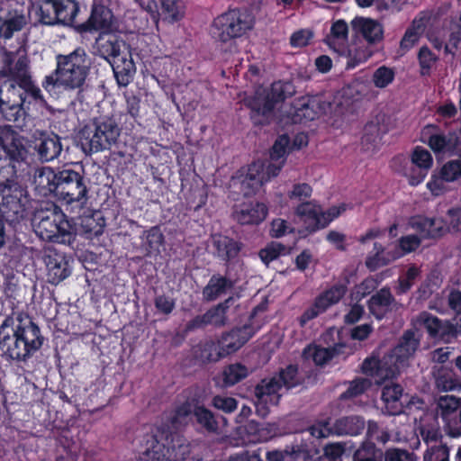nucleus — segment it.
Masks as SVG:
<instances>
[{"label":"nucleus","instance_id":"nucleus-1","mask_svg":"<svg viewBox=\"0 0 461 461\" xmlns=\"http://www.w3.org/2000/svg\"><path fill=\"white\" fill-rule=\"evenodd\" d=\"M43 340L40 328L29 316L7 317L0 326V349L14 360L26 361Z\"/></svg>","mask_w":461,"mask_h":461},{"label":"nucleus","instance_id":"nucleus-2","mask_svg":"<svg viewBox=\"0 0 461 461\" xmlns=\"http://www.w3.org/2000/svg\"><path fill=\"white\" fill-rule=\"evenodd\" d=\"M57 67L52 75L47 76L43 87L50 91L56 86L68 90L81 92L90 73L92 62L84 48L78 47L68 54L56 56Z\"/></svg>","mask_w":461,"mask_h":461},{"label":"nucleus","instance_id":"nucleus-3","mask_svg":"<svg viewBox=\"0 0 461 461\" xmlns=\"http://www.w3.org/2000/svg\"><path fill=\"white\" fill-rule=\"evenodd\" d=\"M95 50L112 65L117 83L128 86L136 72L130 45L114 34L104 33L96 39Z\"/></svg>","mask_w":461,"mask_h":461},{"label":"nucleus","instance_id":"nucleus-4","mask_svg":"<svg viewBox=\"0 0 461 461\" xmlns=\"http://www.w3.org/2000/svg\"><path fill=\"white\" fill-rule=\"evenodd\" d=\"M120 128L109 117H96L86 123L78 132V144L86 155L110 149L117 143Z\"/></svg>","mask_w":461,"mask_h":461},{"label":"nucleus","instance_id":"nucleus-5","mask_svg":"<svg viewBox=\"0 0 461 461\" xmlns=\"http://www.w3.org/2000/svg\"><path fill=\"white\" fill-rule=\"evenodd\" d=\"M35 233L43 240L71 244L75 234L64 213L55 204L38 210L32 220Z\"/></svg>","mask_w":461,"mask_h":461},{"label":"nucleus","instance_id":"nucleus-6","mask_svg":"<svg viewBox=\"0 0 461 461\" xmlns=\"http://www.w3.org/2000/svg\"><path fill=\"white\" fill-rule=\"evenodd\" d=\"M295 88L291 82H275L270 90L259 88L253 96L245 100V104L250 109L251 119L256 124L269 122L274 114L276 105L294 95Z\"/></svg>","mask_w":461,"mask_h":461},{"label":"nucleus","instance_id":"nucleus-7","mask_svg":"<svg viewBox=\"0 0 461 461\" xmlns=\"http://www.w3.org/2000/svg\"><path fill=\"white\" fill-rule=\"evenodd\" d=\"M254 25L253 15L246 10H230L213 21L212 26V36L222 42L241 37L251 30Z\"/></svg>","mask_w":461,"mask_h":461},{"label":"nucleus","instance_id":"nucleus-8","mask_svg":"<svg viewBox=\"0 0 461 461\" xmlns=\"http://www.w3.org/2000/svg\"><path fill=\"white\" fill-rule=\"evenodd\" d=\"M27 203V191L18 183L12 180L0 183V214L6 221L23 218Z\"/></svg>","mask_w":461,"mask_h":461},{"label":"nucleus","instance_id":"nucleus-9","mask_svg":"<svg viewBox=\"0 0 461 461\" xmlns=\"http://www.w3.org/2000/svg\"><path fill=\"white\" fill-rule=\"evenodd\" d=\"M56 196L66 203H77L82 207L87 200L88 189L84 176L71 169L59 171Z\"/></svg>","mask_w":461,"mask_h":461},{"label":"nucleus","instance_id":"nucleus-10","mask_svg":"<svg viewBox=\"0 0 461 461\" xmlns=\"http://www.w3.org/2000/svg\"><path fill=\"white\" fill-rule=\"evenodd\" d=\"M2 74L7 77L6 82L17 84L22 88H24L32 100L43 101L41 89L32 80L29 61L26 57L21 56L6 59Z\"/></svg>","mask_w":461,"mask_h":461},{"label":"nucleus","instance_id":"nucleus-11","mask_svg":"<svg viewBox=\"0 0 461 461\" xmlns=\"http://www.w3.org/2000/svg\"><path fill=\"white\" fill-rule=\"evenodd\" d=\"M28 92L19 85L4 81L0 87V112L9 122H17L24 114L23 105Z\"/></svg>","mask_w":461,"mask_h":461},{"label":"nucleus","instance_id":"nucleus-12","mask_svg":"<svg viewBox=\"0 0 461 461\" xmlns=\"http://www.w3.org/2000/svg\"><path fill=\"white\" fill-rule=\"evenodd\" d=\"M340 103H336V108L330 102H326L320 97H302L298 99L290 111H285L286 116L293 122L298 123L303 121H312L322 113H340L338 109Z\"/></svg>","mask_w":461,"mask_h":461},{"label":"nucleus","instance_id":"nucleus-13","mask_svg":"<svg viewBox=\"0 0 461 461\" xmlns=\"http://www.w3.org/2000/svg\"><path fill=\"white\" fill-rule=\"evenodd\" d=\"M420 330L413 328L407 330L401 337L399 344L388 354L395 367H398V373L407 366L408 360L414 356L420 347Z\"/></svg>","mask_w":461,"mask_h":461},{"label":"nucleus","instance_id":"nucleus-14","mask_svg":"<svg viewBox=\"0 0 461 461\" xmlns=\"http://www.w3.org/2000/svg\"><path fill=\"white\" fill-rule=\"evenodd\" d=\"M265 167V164L261 161L252 163L245 176L232 179L231 185L239 186L244 196L254 194L265 182L273 176L270 171Z\"/></svg>","mask_w":461,"mask_h":461},{"label":"nucleus","instance_id":"nucleus-15","mask_svg":"<svg viewBox=\"0 0 461 461\" xmlns=\"http://www.w3.org/2000/svg\"><path fill=\"white\" fill-rule=\"evenodd\" d=\"M280 384L277 378L272 376L270 378L263 379L255 387V396L257 398V412L261 416H266L268 413L267 404L277 405L281 398Z\"/></svg>","mask_w":461,"mask_h":461},{"label":"nucleus","instance_id":"nucleus-16","mask_svg":"<svg viewBox=\"0 0 461 461\" xmlns=\"http://www.w3.org/2000/svg\"><path fill=\"white\" fill-rule=\"evenodd\" d=\"M43 260L46 265L47 278L50 284H59L71 273L66 256L51 248L45 249Z\"/></svg>","mask_w":461,"mask_h":461},{"label":"nucleus","instance_id":"nucleus-17","mask_svg":"<svg viewBox=\"0 0 461 461\" xmlns=\"http://www.w3.org/2000/svg\"><path fill=\"white\" fill-rule=\"evenodd\" d=\"M253 334L254 330L249 325H244L241 328L234 329L223 334L218 341L221 357L236 352L253 336Z\"/></svg>","mask_w":461,"mask_h":461},{"label":"nucleus","instance_id":"nucleus-18","mask_svg":"<svg viewBox=\"0 0 461 461\" xmlns=\"http://www.w3.org/2000/svg\"><path fill=\"white\" fill-rule=\"evenodd\" d=\"M33 149L37 152L40 160L49 162L60 155L62 145L58 135L39 132V136L35 137Z\"/></svg>","mask_w":461,"mask_h":461},{"label":"nucleus","instance_id":"nucleus-19","mask_svg":"<svg viewBox=\"0 0 461 461\" xmlns=\"http://www.w3.org/2000/svg\"><path fill=\"white\" fill-rule=\"evenodd\" d=\"M362 371L366 375L375 377L376 383H381L398 374V367H395L389 356L386 355L381 360L375 357L366 358L362 364Z\"/></svg>","mask_w":461,"mask_h":461},{"label":"nucleus","instance_id":"nucleus-20","mask_svg":"<svg viewBox=\"0 0 461 461\" xmlns=\"http://www.w3.org/2000/svg\"><path fill=\"white\" fill-rule=\"evenodd\" d=\"M0 160L9 158L12 161H22L27 155L23 140L14 131H5L0 137Z\"/></svg>","mask_w":461,"mask_h":461},{"label":"nucleus","instance_id":"nucleus-21","mask_svg":"<svg viewBox=\"0 0 461 461\" xmlns=\"http://www.w3.org/2000/svg\"><path fill=\"white\" fill-rule=\"evenodd\" d=\"M411 162L415 166L407 176L411 185H418L426 177L428 171L433 164V158L429 151L417 147L411 155Z\"/></svg>","mask_w":461,"mask_h":461},{"label":"nucleus","instance_id":"nucleus-22","mask_svg":"<svg viewBox=\"0 0 461 461\" xmlns=\"http://www.w3.org/2000/svg\"><path fill=\"white\" fill-rule=\"evenodd\" d=\"M402 304L398 303L389 288H382L374 294L368 301V309L372 315L381 320L390 311H397L402 308Z\"/></svg>","mask_w":461,"mask_h":461},{"label":"nucleus","instance_id":"nucleus-23","mask_svg":"<svg viewBox=\"0 0 461 461\" xmlns=\"http://www.w3.org/2000/svg\"><path fill=\"white\" fill-rule=\"evenodd\" d=\"M168 442V436L164 437L163 433L160 434L159 439L157 435L149 436L140 459L142 461H170V448L166 446Z\"/></svg>","mask_w":461,"mask_h":461},{"label":"nucleus","instance_id":"nucleus-24","mask_svg":"<svg viewBox=\"0 0 461 461\" xmlns=\"http://www.w3.org/2000/svg\"><path fill=\"white\" fill-rule=\"evenodd\" d=\"M351 27L356 33L361 34L369 44H375L383 39L382 25L371 18L356 17L351 21Z\"/></svg>","mask_w":461,"mask_h":461},{"label":"nucleus","instance_id":"nucleus-25","mask_svg":"<svg viewBox=\"0 0 461 461\" xmlns=\"http://www.w3.org/2000/svg\"><path fill=\"white\" fill-rule=\"evenodd\" d=\"M410 225L420 232L421 238H438L447 232L446 225L441 219L413 217Z\"/></svg>","mask_w":461,"mask_h":461},{"label":"nucleus","instance_id":"nucleus-26","mask_svg":"<svg viewBox=\"0 0 461 461\" xmlns=\"http://www.w3.org/2000/svg\"><path fill=\"white\" fill-rule=\"evenodd\" d=\"M59 171L56 173L50 167H42L37 168L33 175V185L40 194L47 196L48 194H56Z\"/></svg>","mask_w":461,"mask_h":461},{"label":"nucleus","instance_id":"nucleus-27","mask_svg":"<svg viewBox=\"0 0 461 461\" xmlns=\"http://www.w3.org/2000/svg\"><path fill=\"white\" fill-rule=\"evenodd\" d=\"M432 375L435 387L441 392H449L461 389V382L453 370L445 366L434 365Z\"/></svg>","mask_w":461,"mask_h":461},{"label":"nucleus","instance_id":"nucleus-28","mask_svg":"<svg viewBox=\"0 0 461 461\" xmlns=\"http://www.w3.org/2000/svg\"><path fill=\"white\" fill-rule=\"evenodd\" d=\"M267 214V209L263 203L243 204L234 212V218L240 224H258Z\"/></svg>","mask_w":461,"mask_h":461},{"label":"nucleus","instance_id":"nucleus-29","mask_svg":"<svg viewBox=\"0 0 461 461\" xmlns=\"http://www.w3.org/2000/svg\"><path fill=\"white\" fill-rule=\"evenodd\" d=\"M296 213L307 224V228L315 230L324 228L329 224L330 219H321V209L312 203L300 204L296 209Z\"/></svg>","mask_w":461,"mask_h":461},{"label":"nucleus","instance_id":"nucleus-30","mask_svg":"<svg viewBox=\"0 0 461 461\" xmlns=\"http://www.w3.org/2000/svg\"><path fill=\"white\" fill-rule=\"evenodd\" d=\"M403 389L400 384L389 383L382 390V400L385 403L387 411L392 414H399L402 411L404 402H402Z\"/></svg>","mask_w":461,"mask_h":461},{"label":"nucleus","instance_id":"nucleus-31","mask_svg":"<svg viewBox=\"0 0 461 461\" xmlns=\"http://www.w3.org/2000/svg\"><path fill=\"white\" fill-rule=\"evenodd\" d=\"M427 143L435 153L453 155L458 149L459 139L455 133H435L429 137Z\"/></svg>","mask_w":461,"mask_h":461},{"label":"nucleus","instance_id":"nucleus-32","mask_svg":"<svg viewBox=\"0 0 461 461\" xmlns=\"http://www.w3.org/2000/svg\"><path fill=\"white\" fill-rule=\"evenodd\" d=\"M289 144V138L285 135L280 136L275 142L270 152L271 162L267 165V170L276 176L285 163L286 148Z\"/></svg>","mask_w":461,"mask_h":461},{"label":"nucleus","instance_id":"nucleus-33","mask_svg":"<svg viewBox=\"0 0 461 461\" xmlns=\"http://www.w3.org/2000/svg\"><path fill=\"white\" fill-rule=\"evenodd\" d=\"M365 428V420L359 416H348L338 419L333 424L334 434L338 436H357Z\"/></svg>","mask_w":461,"mask_h":461},{"label":"nucleus","instance_id":"nucleus-34","mask_svg":"<svg viewBox=\"0 0 461 461\" xmlns=\"http://www.w3.org/2000/svg\"><path fill=\"white\" fill-rule=\"evenodd\" d=\"M113 18V14L108 8L104 5L95 6L87 21L86 27L89 30L109 31L112 29Z\"/></svg>","mask_w":461,"mask_h":461},{"label":"nucleus","instance_id":"nucleus-35","mask_svg":"<svg viewBox=\"0 0 461 461\" xmlns=\"http://www.w3.org/2000/svg\"><path fill=\"white\" fill-rule=\"evenodd\" d=\"M233 284L230 279L221 276H213L208 285L204 287L203 294L207 301H212L225 294L232 287Z\"/></svg>","mask_w":461,"mask_h":461},{"label":"nucleus","instance_id":"nucleus-36","mask_svg":"<svg viewBox=\"0 0 461 461\" xmlns=\"http://www.w3.org/2000/svg\"><path fill=\"white\" fill-rule=\"evenodd\" d=\"M193 354L201 362H215L221 358L218 343L212 340H206L194 346Z\"/></svg>","mask_w":461,"mask_h":461},{"label":"nucleus","instance_id":"nucleus-37","mask_svg":"<svg viewBox=\"0 0 461 461\" xmlns=\"http://www.w3.org/2000/svg\"><path fill=\"white\" fill-rule=\"evenodd\" d=\"M96 216H99L98 213L84 215L79 219L80 232L86 239L98 237L104 231V221Z\"/></svg>","mask_w":461,"mask_h":461},{"label":"nucleus","instance_id":"nucleus-38","mask_svg":"<svg viewBox=\"0 0 461 461\" xmlns=\"http://www.w3.org/2000/svg\"><path fill=\"white\" fill-rule=\"evenodd\" d=\"M234 301L233 297H229L223 303L208 310L205 312L208 325H213L215 327L225 326L228 323V309Z\"/></svg>","mask_w":461,"mask_h":461},{"label":"nucleus","instance_id":"nucleus-39","mask_svg":"<svg viewBox=\"0 0 461 461\" xmlns=\"http://www.w3.org/2000/svg\"><path fill=\"white\" fill-rule=\"evenodd\" d=\"M185 14V5L182 0H161L160 16L163 21L175 23L181 20Z\"/></svg>","mask_w":461,"mask_h":461},{"label":"nucleus","instance_id":"nucleus-40","mask_svg":"<svg viewBox=\"0 0 461 461\" xmlns=\"http://www.w3.org/2000/svg\"><path fill=\"white\" fill-rule=\"evenodd\" d=\"M57 23L71 25L78 12V5L74 0H57Z\"/></svg>","mask_w":461,"mask_h":461},{"label":"nucleus","instance_id":"nucleus-41","mask_svg":"<svg viewBox=\"0 0 461 461\" xmlns=\"http://www.w3.org/2000/svg\"><path fill=\"white\" fill-rule=\"evenodd\" d=\"M212 243L218 256L225 260L235 257L240 250L238 244L226 236L214 235Z\"/></svg>","mask_w":461,"mask_h":461},{"label":"nucleus","instance_id":"nucleus-42","mask_svg":"<svg viewBox=\"0 0 461 461\" xmlns=\"http://www.w3.org/2000/svg\"><path fill=\"white\" fill-rule=\"evenodd\" d=\"M347 285L344 284H337L320 294L316 299L318 306L325 311L331 305L336 304L345 295Z\"/></svg>","mask_w":461,"mask_h":461},{"label":"nucleus","instance_id":"nucleus-43","mask_svg":"<svg viewBox=\"0 0 461 461\" xmlns=\"http://www.w3.org/2000/svg\"><path fill=\"white\" fill-rule=\"evenodd\" d=\"M412 328L419 330L424 327L431 336H438L441 329V321L427 312H422L411 320Z\"/></svg>","mask_w":461,"mask_h":461},{"label":"nucleus","instance_id":"nucleus-44","mask_svg":"<svg viewBox=\"0 0 461 461\" xmlns=\"http://www.w3.org/2000/svg\"><path fill=\"white\" fill-rule=\"evenodd\" d=\"M383 456L381 449L374 443L366 441L355 451L353 461H383Z\"/></svg>","mask_w":461,"mask_h":461},{"label":"nucleus","instance_id":"nucleus-45","mask_svg":"<svg viewBox=\"0 0 461 461\" xmlns=\"http://www.w3.org/2000/svg\"><path fill=\"white\" fill-rule=\"evenodd\" d=\"M336 354V349L333 348H321L318 346H310L303 351V356L306 359H312L318 365H325Z\"/></svg>","mask_w":461,"mask_h":461},{"label":"nucleus","instance_id":"nucleus-46","mask_svg":"<svg viewBox=\"0 0 461 461\" xmlns=\"http://www.w3.org/2000/svg\"><path fill=\"white\" fill-rule=\"evenodd\" d=\"M170 461L184 460L190 453V446L187 440L180 435L170 436Z\"/></svg>","mask_w":461,"mask_h":461},{"label":"nucleus","instance_id":"nucleus-47","mask_svg":"<svg viewBox=\"0 0 461 461\" xmlns=\"http://www.w3.org/2000/svg\"><path fill=\"white\" fill-rule=\"evenodd\" d=\"M27 23V18L23 14H14L0 25V36L9 39L14 32L21 31Z\"/></svg>","mask_w":461,"mask_h":461},{"label":"nucleus","instance_id":"nucleus-48","mask_svg":"<svg viewBox=\"0 0 461 461\" xmlns=\"http://www.w3.org/2000/svg\"><path fill=\"white\" fill-rule=\"evenodd\" d=\"M191 413L190 403L185 402L178 406L169 417L170 425L168 429L176 430L185 426L190 420Z\"/></svg>","mask_w":461,"mask_h":461},{"label":"nucleus","instance_id":"nucleus-49","mask_svg":"<svg viewBox=\"0 0 461 461\" xmlns=\"http://www.w3.org/2000/svg\"><path fill=\"white\" fill-rule=\"evenodd\" d=\"M277 378L278 384L281 388L291 389L301 383V378L298 375V369L295 366L290 365L286 368L282 369L278 375H275Z\"/></svg>","mask_w":461,"mask_h":461},{"label":"nucleus","instance_id":"nucleus-50","mask_svg":"<svg viewBox=\"0 0 461 461\" xmlns=\"http://www.w3.org/2000/svg\"><path fill=\"white\" fill-rule=\"evenodd\" d=\"M57 0H43L38 7V14L42 23L52 25L57 23Z\"/></svg>","mask_w":461,"mask_h":461},{"label":"nucleus","instance_id":"nucleus-51","mask_svg":"<svg viewBox=\"0 0 461 461\" xmlns=\"http://www.w3.org/2000/svg\"><path fill=\"white\" fill-rule=\"evenodd\" d=\"M247 375L248 369L246 366L240 364L230 365L222 373L224 385H233L244 379Z\"/></svg>","mask_w":461,"mask_h":461},{"label":"nucleus","instance_id":"nucleus-52","mask_svg":"<svg viewBox=\"0 0 461 461\" xmlns=\"http://www.w3.org/2000/svg\"><path fill=\"white\" fill-rule=\"evenodd\" d=\"M438 408L442 417L446 420L461 408V398L454 395H444L438 400Z\"/></svg>","mask_w":461,"mask_h":461},{"label":"nucleus","instance_id":"nucleus-53","mask_svg":"<svg viewBox=\"0 0 461 461\" xmlns=\"http://www.w3.org/2000/svg\"><path fill=\"white\" fill-rule=\"evenodd\" d=\"M194 414L197 422L206 430L210 432H214L217 430L218 423L210 410L203 406H196L194 410Z\"/></svg>","mask_w":461,"mask_h":461},{"label":"nucleus","instance_id":"nucleus-54","mask_svg":"<svg viewBox=\"0 0 461 461\" xmlns=\"http://www.w3.org/2000/svg\"><path fill=\"white\" fill-rule=\"evenodd\" d=\"M374 249L375 250V256H370L366 260V265L371 271H375L400 257V255L397 254L391 258H385L383 256L384 248L381 244L378 243H375Z\"/></svg>","mask_w":461,"mask_h":461},{"label":"nucleus","instance_id":"nucleus-55","mask_svg":"<svg viewBox=\"0 0 461 461\" xmlns=\"http://www.w3.org/2000/svg\"><path fill=\"white\" fill-rule=\"evenodd\" d=\"M267 461H304V454L293 447L291 450H275L267 454Z\"/></svg>","mask_w":461,"mask_h":461},{"label":"nucleus","instance_id":"nucleus-56","mask_svg":"<svg viewBox=\"0 0 461 461\" xmlns=\"http://www.w3.org/2000/svg\"><path fill=\"white\" fill-rule=\"evenodd\" d=\"M382 133L383 131L377 122H368L364 129V136L362 138L363 145L376 147L381 140ZM366 149H369L370 147H366Z\"/></svg>","mask_w":461,"mask_h":461},{"label":"nucleus","instance_id":"nucleus-57","mask_svg":"<svg viewBox=\"0 0 461 461\" xmlns=\"http://www.w3.org/2000/svg\"><path fill=\"white\" fill-rule=\"evenodd\" d=\"M286 253H288V249L285 246L279 242H271L259 251V258L266 265H268L280 255Z\"/></svg>","mask_w":461,"mask_h":461},{"label":"nucleus","instance_id":"nucleus-58","mask_svg":"<svg viewBox=\"0 0 461 461\" xmlns=\"http://www.w3.org/2000/svg\"><path fill=\"white\" fill-rule=\"evenodd\" d=\"M415 453L404 448L389 447L384 451V461H417Z\"/></svg>","mask_w":461,"mask_h":461},{"label":"nucleus","instance_id":"nucleus-59","mask_svg":"<svg viewBox=\"0 0 461 461\" xmlns=\"http://www.w3.org/2000/svg\"><path fill=\"white\" fill-rule=\"evenodd\" d=\"M449 452L447 447L443 444L430 445L424 453V461H448Z\"/></svg>","mask_w":461,"mask_h":461},{"label":"nucleus","instance_id":"nucleus-60","mask_svg":"<svg viewBox=\"0 0 461 461\" xmlns=\"http://www.w3.org/2000/svg\"><path fill=\"white\" fill-rule=\"evenodd\" d=\"M372 50L365 46H358L355 50H349L347 68H353L360 63L366 61L372 56Z\"/></svg>","mask_w":461,"mask_h":461},{"label":"nucleus","instance_id":"nucleus-61","mask_svg":"<svg viewBox=\"0 0 461 461\" xmlns=\"http://www.w3.org/2000/svg\"><path fill=\"white\" fill-rule=\"evenodd\" d=\"M422 32L421 25H415L406 31L403 38L401 41L400 48L402 53H405L411 49L419 41Z\"/></svg>","mask_w":461,"mask_h":461},{"label":"nucleus","instance_id":"nucleus-62","mask_svg":"<svg viewBox=\"0 0 461 461\" xmlns=\"http://www.w3.org/2000/svg\"><path fill=\"white\" fill-rule=\"evenodd\" d=\"M394 72L387 67L378 68L373 75L372 80L376 87L384 88L393 82Z\"/></svg>","mask_w":461,"mask_h":461},{"label":"nucleus","instance_id":"nucleus-63","mask_svg":"<svg viewBox=\"0 0 461 461\" xmlns=\"http://www.w3.org/2000/svg\"><path fill=\"white\" fill-rule=\"evenodd\" d=\"M372 384V382L367 378H357L352 381L342 397L345 399L353 398L362 394Z\"/></svg>","mask_w":461,"mask_h":461},{"label":"nucleus","instance_id":"nucleus-64","mask_svg":"<svg viewBox=\"0 0 461 461\" xmlns=\"http://www.w3.org/2000/svg\"><path fill=\"white\" fill-rule=\"evenodd\" d=\"M447 231H461V209L451 208L447 212V218L444 221Z\"/></svg>","mask_w":461,"mask_h":461}]
</instances>
